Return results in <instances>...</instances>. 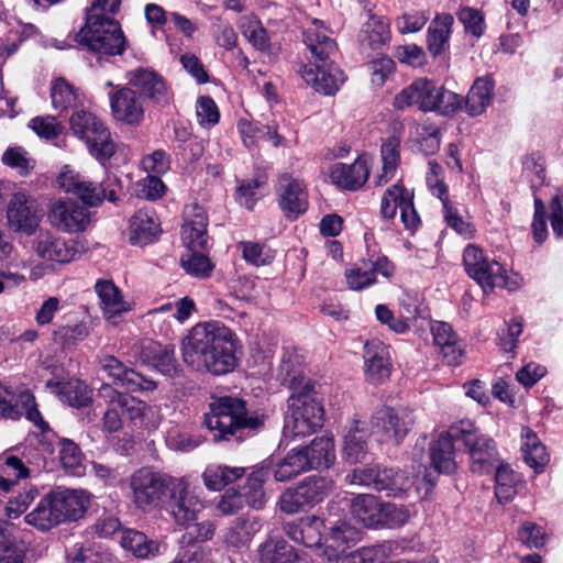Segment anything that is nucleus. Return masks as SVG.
Here are the masks:
<instances>
[{"label": "nucleus", "mask_w": 563, "mask_h": 563, "mask_svg": "<svg viewBox=\"0 0 563 563\" xmlns=\"http://www.w3.org/2000/svg\"><path fill=\"white\" fill-rule=\"evenodd\" d=\"M377 529H397L406 525L411 514L409 509L402 505L383 501Z\"/></svg>", "instance_id": "nucleus-59"}, {"label": "nucleus", "mask_w": 563, "mask_h": 563, "mask_svg": "<svg viewBox=\"0 0 563 563\" xmlns=\"http://www.w3.org/2000/svg\"><path fill=\"white\" fill-rule=\"evenodd\" d=\"M219 346L222 347L223 352L213 350L208 361V365L203 372H208L212 375H224L232 372L238 365V357L235 355V341L232 331L228 328V333L222 335L219 341Z\"/></svg>", "instance_id": "nucleus-32"}, {"label": "nucleus", "mask_w": 563, "mask_h": 563, "mask_svg": "<svg viewBox=\"0 0 563 563\" xmlns=\"http://www.w3.org/2000/svg\"><path fill=\"white\" fill-rule=\"evenodd\" d=\"M463 97L437 85L433 80L421 77L401 89L394 98V108L406 110L417 107L422 112H435L450 115L462 109Z\"/></svg>", "instance_id": "nucleus-2"}, {"label": "nucleus", "mask_w": 563, "mask_h": 563, "mask_svg": "<svg viewBox=\"0 0 563 563\" xmlns=\"http://www.w3.org/2000/svg\"><path fill=\"white\" fill-rule=\"evenodd\" d=\"M332 184L346 190H357L364 186L369 175L368 159L356 158L352 164L334 163L329 167Z\"/></svg>", "instance_id": "nucleus-22"}, {"label": "nucleus", "mask_w": 563, "mask_h": 563, "mask_svg": "<svg viewBox=\"0 0 563 563\" xmlns=\"http://www.w3.org/2000/svg\"><path fill=\"white\" fill-rule=\"evenodd\" d=\"M310 470L307 456L299 449H292L273 470L277 482L289 481Z\"/></svg>", "instance_id": "nucleus-48"}, {"label": "nucleus", "mask_w": 563, "mask_h": 563, "mask_svg": "<svg viewBox=\"0 0 563 563\" xmlns=\"http://www.w3.org/2000/svg\"><path fill=\"white\" fill-rule=\"evenodd\" d=\"M55 507L52 494H46L35 508L25 515L24 521L41 531H47L62 522V515Z\"/></svg>", "instance_id": "nucleus-37"}, {"label": "nucleus", "mask_w": 563, "mask_h": 563, "mask_svg": "<svg viewBox=\"0 0 563 563\" xmlns=\"http://www.w3.org/2000/svg\"><path fill=\"white\" fill-rule=\"evenodd\" d=\"M174 478L148 467L135 471L129 479L131 501L143 512L159 509L165 504Z\"/></svg>", "instance_id": "nucleus-7"}, {"label": "nucleus", "mask_w": 563, "mask_h": 563, "mask_svg": "<svg viewBox=\"0 0 563 563\" xmlns=\"http://www.w3.org/2000/svg\"><path fill=\"white\" fill-rule=\"evenodd\" d=\"M120 544L125 551L142 560L156 558L165 550L161 541L150 539L145 533L134 529L121 531Z\"/></svg>", "instance_id": "nucleus-31"}, {"label": "nucleus", "mask_w": 563, "mask_h": 563, "mask_svg": "<svg viewBox=\"0 0 563 563\" xmlns=\"http://www.w3.org/2000/svg\"><path fill=\"white\" fill-rule=\"evenodd\" d=\"M362 539V531L346 520H339L329 527L319 554L329 562H335L349 548Z\"/></svg>", "instance_id": "nucleus-19"}, {"label": "nucleus", "mask_w": 563, "mask_h": 563, "mask_svg": "<svg viewBox=\"0 0 563 563\" xmlns=\"http://www.w3.org/2000/svg\"><path fill=\"white\" fill-rule=\"evenodd\" d=\"M60 399L71 407H85L91 401V391L88 386L81 382H67L56 386Z\"/></svg>", "instance_id": "nucleus-58"}, {"label": "nucleus", "mask_w": 563, "mask_h": 563, "mask_svg": "<svg viewBox=\"0 0 563 563\" xmlns=\"http://www.w3.org/2000/svg\"><path fill=\"white\" fill-rule=\"evenodd\" d=\"M389 553L386 544L362 547L346 556L340 563H384Z\"/></svg>", "instance_id": "nucleus-60"}, {"label": "nucleus", "mask_w": 563, "mask_h": 563, "mask_svg": "<svg viewBox=\"0 0 563 563\" xmlns=\"http://www.w3.org/2000/svg\"><path fill=\"white\" fill-rule=\"evenodd\" d=\"M55 507L62 515V522L77 520L89 506V495L85 490L56 488L51 492Z\"/></svg>", "instance_id": "nucleus-27"}, {"label": "nucleus", "mask_w": 563, "mask_h": 563, "mask_svg": "<svg viewBox=\"0 0 563 563\" xmlns=\"http://www.w3.org/2000/svg\"><path fill=\"white\" fill-rule=\"evenodd\" d=\"M33 400V395L26 390H13L0 380V416L7 419H18L22 409Z\"/></svg>", "instance_id": "nucleus-39"}, {"label": "nucleus", "mask_w": 563, "mask_h": 563, "mask_svg": "<svg viewBox=\"0 0 563 563\" xmlns=\"http://www.w3.org/2000/svg\"><path fill=\"white\" fill-rule=\"evenodd\" d=\"M276 194L278 206L287 219L295 220L306 212L308 194L302 180L289 174H283L278 177Z\"/></svg>", "instance_id": "nucleus-17"}, {"label": "nucleus", "mask_w": 563, "mask_h": 563, "mask_svg": "<svg viewBox=\"0 0 563 563\" xmlns=\"http://www.w3.org/2000/svg\"><path fill=\"white\" fill-rule=\"evenodd\" d=\"M262 423V418L247 412L243 400L230 396L212 401L210 412L205 416V424L213 433L214 441L241 440L244 430H256Z\"/></svg>", "instance_id": "nucleus-3"}, {"label": "nucleus", "mask_w": 563, "mask_h": 563, "mask_svg": "<svg viewBox=\"0 0 563 563\" xmlns=\"http://www.w3.org/2000/svg\"><path fill=\"white\" fill-rule=\"evenodd\" d=\"M76 41L88 51L107 56L122 55L128 45L120 22L100 14H87Z\"/></svg>", "instance_id": "nucleus-4"}, {"label": "nucleus", "mask_w": 563, "mask_h": 563, "mask_svg": "<svg viewBox=\"0 0 563 563\" xmlns=\"http://www.w3.org/2000/svg\"><path fill=\"white\" fill-rule=\"evenodd\" d=\"M451 434L467 449L473 473L488 474L499 466L494 440L482 433L473 421L465 419L453 423Z\"/></svg>", "instance_id": "nucleus-6"}, {"label": "nucleus", "mask_w": 563, "mask_h": 563, "mask_svg": "<svg viewBox=\"0 0 563 563\" xmlns=\"http://www.w3.org/2000/svg\"><path fill=\"white\" fill-rule=\"evenodd\" d=\"M485 280H475L483 289L484 292L493 290L495 287L506 288L509 291H515L521 286L522 278L518 274L508 275L504 266L500 264V269L496 274H492L485 266L482 267Z\"/></svg>", "instance_id": "nucleus-54"}, {"label": "nucleus", "mask_w": 563, "mask_h": 563, "mask_svg": "<svg viewBox=\"0 0 563 563\" xmlns=\"http://www.w3.org/2000/svg\"><path fill=\"white\" fill-rule=\"evenodd\" d=\"M158 222L155 213L150 210H139L130 221V242L144 246L156 240Z\"/></svg>", "instance_id": "nucleus-35"}, {"label": "nucleus", "mask_w": 563, "mask_h": 563, "mask_svg": "<svg viewBox=\"0 0 563 563\" xmlns=\"http://www.w3.org/2000/svg\"><path fill=\"white\" fill-rule=\"evenodd\" d=\"M77 90L64 78H56L51 84V101L54 110L63 113L76 106Z\"/></svg>", "instance_id": "nucleus-52"}, {"label": "nucleus", "mask_w": 563, "mask_h": 563, "mask_svg": "<svg viewBox=\"0 0 563 563\" xmlns=\"http://www.w3.org/2000/svg\"><path fill=\"white\" fill-rule=\"evenodd\" d=\"M333 482L322 476H310L302 481L298 488L308 507L321 503L331 492Z\"/></svg>", "instance_id": "nucleus-50"}, {"label": "nucleus", "mask_w": 563, "mask_h": 563, "mask_svg": "<svg viewBox=\"0 0 563 563\" xmlns=\"http://www.w3.org/2000/svg\"><path fill=\"white\" fill-rule=\"evenodd\" d=\"M398 209L404 225L407 229H415L420 220L413 206L412 195L399 184H395L382 198L380 213L385 219H393Z\"/></svg>", "instance_id": "nucleus-20"}, {"label": "nucleus", "mask_w": 563, "mask_h": 563, "mask_svg": "<svg viewBox=\"0 0 563 563\" xmlns=\"http://www.w3.org/2000/svg\"><path fill=\"white\" fill-rule=\"evenodd\" d=\"M399 146L400 141L396 136H390L383 143L380 148L382 172L373 178L376 186H383L394 178L399 163Z\"/></svg>", "instance_id": "nucleus-46"}, {"label": "nucleus", "mask_w": 563, "mask_h": 563, "mask_svg": "<svg viewBox=\"0 0 563 563\" xmlns=\"http://www.w3.org/2000/svg\"><path fill=\"white\" fill-rule=\"evenodd\" d=\"M95 291L99 298V306L103 317L112 324H117L121 314L131 310L130 303L124 300L121 290L112 280H97Z\"/></svg>", "instance_id": "nucleus-25"}, {"label": "nucleus", "mask_w": 563, "mask_h": 563, "mask_svg": "<svg viewBox=\"0 0 563 563\" xmlns=\"http://www.w3.org/2000/svg\"><path fill=\"white\" fill-rule=\"evenodd\" d=\"M369 432L365 421L354 419L344 437L343 455L351 463L362 462L368 453Z\"/></svg>", "instance_id": "nucleus-34"}, {"label": "nucleus", "mask_w": 563, "mask_h": 563, "mask_svg": "<svg viewBox=\"0 0 563 563\" xmlns=\"http://www.w3.org/2000/svg\"><path fill=\"white\" fill-rule=\"evenodd\" d=\"M80 242L66 240L49 231L40 232L32 241V249L43 261L68 264L80 255Z\"/></svg>", "instance_id": "nucleus-13"}, {"label": "nucleus", "mask_w": 563, "mask_h": 563, "mask_svg": "<svg viewBox=\"0 0 563 563\" xmlns=\"http://www.w3.org/2000/svg\"><path fill=\"white\" fill-rule=\"evenodd\" d=\"M383 500L373 494L352 495L349 501L352 518L367 529H377Z\"/></svg>", "instance_id": "nucleus-29"}, {"label": "nucleus", "mask_w": 563, "mask_h": 563, "mask_svg": "<svg viewBox=\"0 0 563 563\" xmlns=\"http://www.w3.org/2000/svg\"><path fill=\"white\" fill-rule=\"evenodd\" d=\"M114 406L121 407L125 416L134 426L155 428L158 423L155 409L146 402L121 393H114Z\"/></svg>", "instance_id": "nucleus-28"}, {"label": "nucleus", "mask_w": 563, "mask_h": 563, "mask_svg": "<svg viewBox=\"0 0 563 563\" xmlns=\"http://www.w3.org/2000/svg\"><path fill=\"white\" fill-rule=\"evenodd\" d=\"M181 266L188 274L198 278L208 277L213 269L207 255L190 249L181 256Z\"/></svg>", "instance_id": "nucleus-61"}, {"label": "nucleus", "mask_w": 563, "mask_h": 563, "mask_svg": "<svg viewBox=\"0 0 563 563\" xmlns=\"http://www.w3.org/2000/svg\"><path fill=\"white\" fill-rule=\"evenodd\" d=\"M203 507L188 477H175L166 501V509L174 520L183 526L188 525L197 519Z\"/></svg>", "instance_id": "nucleus-12"}, {"label": "nucleus", "mask_w": 563, "mask_h": 563, "mask_svg": "<svg viewBox=\"0 0 563 563\" xmlns=\"http://www.w3.org/2000/svg\"><path fill=\"white\" fill-rule=\"evenodd\" d=\"M240 29L245 38L252 46L258 51H268L271 41L265 27L254 15L243 16L240 22Z\"/></svg>", "instance_id": "nucleus-56"}, {"label": "nucleus", "mask_w": 563, "mask_h": 563, "mask_svg": "<svg viewBox=\"0 0 563 563\" xmlns=\"http://www.w3.org/2000/svg\"><path fill=\"white\" fill-rule=\"evenodd\" d=\"M239 249L242 251L243 258L255 266L267 265L275 257V253L271 249L255 242H241Z\"/></svg>", "instance_id": "nucleus-63"}, {"label": "nucleus", "mask_w": 563, "mask_h": 563, "mask_svg": "<svg viewBox=\"0 0 563 563\" xmlns=\"http://www.w3.org/2000/svg\"><path fill=\"white\" fill-rule=\"evenodd\" d=\"M33 470L20 457L9 455L0 461V490L8 493L22 478L32 475Z\"/></svg>", "instance_id": "nucleus-45"}, {"label": "nucleus", "mask_w": 563, "mask_h": 563, "mask_svg": "<svg viewBox=\"0 0 563 563\" xmlns=\"http://www.w3.org/2000/svg\"><path fill=\"white\" fill-rule=\"evenodd\" d=\"M265 477L266 472L264 470L255 471L250 474L243 486L241 494L243 495L244 503L252 508L260 509L266 501L265 492L263 489Z\"/></svg>", "instance_id": "nucleus-57"}, {"label": "nucleus", "mask_w": 563, "mask_h": 563, "mask_svg": "<svg viewBox=\"0 0 563 563\" xmlns=\"http://www.w3.org/2000/svg\"><path fill=\"white\" fill-rule=\"evenodd\" d=\"M289 413L286 417L284 434L286 437H306L321 428L323 407L314 386L306 384L288 398Z\"/></svg>", "instance_id": "nucleus-5"}, {"label": "nucleus", "mask_w": 563, "mask_h": 563, "mask_svg": "<svg viewBox=\"0 0 563 563\" xmlns=\"http://www.w3.org/2000/svg\"><path fill=\"white\" fill-rule=\"evenodd\" d=\"M463 264L467 275L474 280H485L482 267L488 268L494 275L499 272L500 263L485 256L484 252L475 244H470L463 252Z\"/></svg>", "instance_id": "nucleus-42"}, {"label": "nucleus", "mask_w": 563, "mask_h": 563, "mask_svg": "<svg viewBox=\"0 0 563 563\" xmlns=\"http://www.w3.org/2000/svg\"><path fill=\"white\" fill-rule=\"evenodd\" d=\"M244 473L241 467H229L225 465H208L202 474L203 483L210 490H220L228 484L240 478Z\"/></svg>", "instance_id": "nucleus-49"}, {"label": "nucleus", "mask_w": 563, "mask_h": 563, "mask_svg": "<svg viewBox=\"0 0 563 563\" xmlns=\"http://www.w3.org/2000/svg\"><path fill=\"white\" fill-rule=\"evenodd\" d=\"M102 367L109 376L130 391H153L157 387L155 380L145 377L132 368H128L114 356H106L102 360Z\"/></svg>", "instance_id": "nucleus-23"}, {"label": "nucleus", "mask_w": 563, "mask_h": 563, "mask_svg": "<svg viewBox=\"0 0 563 563\" xmlns=\"http://www.w3.org/2000/svg\"><path fill=\"white\" fill-rule=\"evenodd\" d=\"M69 130L98 161H108L115 153V143L109 129L92 112L75 111L69 118Z\"/></svg>", "instance_id": "nucleus-9"}, {"label": "nucleus", "mask_w": 563, "mask_h": 563, "mask_svg": "<svg viewBox=\"0 0 563 563\" xmlns=\"http://www.w3.org/2000/svg\"><path fill=\"white\" fill-rule=\"evenodd\" d=\"M416 423L415 410L409 407H382L371 418L372 429L387 442L400 444Z\"/></svg>", "instance_id": "nucleus-10"}, {"label": "nucleus", "mask_w": 563, "mask_h": 563, "mask_svg": "<svg viewBox=\"0 0 563 563\" xmlns=\"http://www.w3.org/2000/svg\"><path fill=\"white\" fill-rule=\"evenodd\" d=\"M299 450L307 456L310 468H327L335 460L333 439L328 435L314 438L310 445Z\"/></svg>", "instance_id": "nucleus-40"}, {"label": "nucleus", "mask_w": 563, "mask_h": 563, "mask_svg": "<svg viewBox=\"0 0 563 563\" xmlns=\"http://www.w3.org/2000/svg\"><path fill=\"white\" fill-rule=\"evenodd\" d=\"M485 280H475L483 289L484 292L493 290L495 287L506 288L509 291H515L521 286L522 278L518 274L508 275L504 266L500 264V269L496 274H492L485 266L482 267Z\"/></svg>", "instance_id": "nucleus-55"}, {"label": "nucleus", "mask_w": 563, "mask_h": 563, "mask_svg": "<svg viewBox=\"0 0 563 563\" xmlns=\"http://www.w3.org/2000/svg\"><path fill=\"white\" fill-rule=\"evenodd\" d=\"M112 118L125 125H139L144 119V104L141 96L129 87H117L109 92Z\"/></svg>", "instance_id": "nucleus-18"}, {"label": "nucleus", "mask_w": 563, "mask_h": 563, "mask_svg": "<svg viewBox=\"0 0 563 563\" xmlns=\"http://www.w3.org/2000/svg\"><path fill=\"white\" fill-rule=\"evenodd\" d=\"M390 40L388 22L376 14H369L368 20L363 24L361 43L371 49H379Z\"/></svg>", "instance_id": "nucleus-44"}, {"label": "nucleus", "mask_w": 563, "mask_h": 563, "mask_svg": "<svg viewBox=\"0 0 563 563\" xmlns=\"http://www.w3.org/2000/svg\"><path fill=\"white\" fill-rule=\"evenodd\" d=\"M262 563H290L297 559L292 545L285 540H268L260 548Z\"/></svg>", "instance_id": "nucleus-51"}, {"label": "nucleus", "mask_w": 563, "mask_h": 563, "mask_svg": "<svg viewBox=\"0 0 563 563\" xmlns=\"http://www.w3.org/2000/svg\"><path fill=\"white\" fill-rule=\"evenodd\" d=\"M453 16L440 14L432 21L428 29V49L435 57L442 54L451 35Z\"/></svg>", "instance_id": "nucleus-47"}, {"label": "nucleus", "mask_w": 563, "mask_h": 563, "mask_svg": "<svg viewBox=\"0 0 563 563\" xmlns=\"http://www.w3.org/2000/svg\"><path fill=\"white\" fill-rule=\"evenodd\" d=\"M453 441H457L451 434V428L429 444L431 465L439 473L451 474L456 470L455 450Z\"/></svg>", "instance_id": "nucleus-30"}, {"label": "nucleus", "mask_w": 563, "mask_h": 563, "mask_svg": "<svg viewBox=\"0 0 563 563\" xmlns=\"http://www.w3.org/2000/svg\"><path fill=\"white\" fill-rule=\"evenodd\" d=\"M43 211L37 202L24 192L13 194L7 209L9 228L26 235L33 234L40 225Z\"/></svg>", "instance_id": "nucleus-14"}, {"label": "nucleus", "mask_w": 563, "mask_h": 563, "mask_svg": "<svg viewBox=\"0 0 563 563\" xmlns=\"http://www.w3.org/2000/svg\"><path fill=\"white\" fill-rule=\"evenodd\" d=\"M48 220L53 228L65 233H78L90 223L89 210L74 200H59L52 205Z\"/></svg>", "instance_id": "nucleus-16"}, {"label": "nucleus", "mask_w": 563, "mask_h": 563, "mask_svg": "<svg viewBox=\"0 0 563 563\" xmlns=\"http://www.w3.org/2000/svg\"><path fill=\"white\" fill-rule=\"evenodd\" d=\"M224 333H228V328L219 322H202L194 325L183 339L184 362L192 369L203 372L213 350L223 352L219 341Z\"/></svg>", "instance_id": "nucleus-8"}, {"label": "nucleus", "mask_w": 563, "mask_h": 563, "mask_svg": "<svg viewBox=\"0 0 563 563\" xmlns=\"http://www.w3.org/2000/svg\"><path fill=\"white\" fill-rule=\"evenodd\" d=\"M261 521L257 517L239 518L224 531L223 539L229 547H246L252 538L261 530Z\"/></svg>", "instance_id": "nucleus-38"}, {"label": "nucleus", "mask_w": 563, "mask_h": 563, "mask_svg": "<svg viewBox=\"0 0 563 563\" xmlns=\"http://www.w3.org/2000/svg\"><path fill=\"white\" fill-rule=\"evenodd\" d=\"M324 521L317 516H308L284 525L285 533L295 542L308 548H317L319 554L322 550V530Z\"/></svg>", "instance_id": "nucleus-24"}, {"label": "nucleus", "mask_w": 563, "mask_h": 563, "mask_svg": "<svg viewBox=\"0 0 563 563\" xmlns=\"http://www.w3.org/2000/svg\"><path fill=\"white\" fill-rule=\"evenodd\" d=\"M485 280H475L483 289L484 292L493 290L495 287L506 288L509 291H515L521 286L522 278L518 274L508 275L504 266L500 264V269L496 274H492L485 266L482 267Z\"/></svg>", "instance_id": "nucleus-53"}, {"label": "nucleus", "mask_w": 563, "mask_h": 563, "mask_svg": "<svg viewBox=\"0 0 563 563\" xmlns=\"http://www.w3.org/2000/svg\"><path fill=\"white\" fill-rule=\"evenodd\" d=\"M142 360L165 375L176 368L175 347L170 344L150 342L142 352Z\"/></svg>", "instance_id": "nucleus-41"}, {"label": "nucleus", "mask_w": 563, "mask_h": 563, "mask_svg": "<svg viewBox=\"0 0 563 563\" xmlns=\"http://www.w3.org/2000/svg\"><path fill=\"white\" fill-rule=\"evenodd\" d=\"M364 360L366 379L371 384L379 385L390 377V351L380 340L372 339L365 343Z\"/></svg>", "instance_id": "nucleus-21"}, {"label": "nucleus", "mask_w": 563, "mask_h": 563, "mask_svg": "<svg viewBox=\"0 0 563 563\" xmlns=\"http://www.w3.org/2000/svg\"><path fill=\"white\" fill-rule=\"evenodd\" d=\"M430 330L433 342L439 347L443 360L453 366L462 364L464 358L463 344L452 327L444 321H433Z\"/></svg>", "instance_id": "nucleus-26"}, {"label": "nucleus", "mask_w": 563, "mask_h": 563, "mask_svg": "<svg viewBox=\"0 0 563 563\" xmlns=\"http://www.w3.org/2000/svg\"><path fill=\"white\" fill-rule=\"evenodd\" d=\"M494 81L490 77L477 78L471 87L466 98L462 100L465 112L476 117L485 112L493 99Z\"/></svg>", "instance_id": "nucleus-36"}, {"label": "nucleus", "mask_w": 563, "mask_h": 563, "mask_svg": "<svg viewBox=\"0 0 563 563\" xmlns=\"http://www.w3.org/2000/svg\"><path fill=\"white\" fill-rule=\"evenodd\" d=\"M89 334V328L86 322H78L74 325H60L54 331V339L64 347L75 345L85 340Z\"/></svg>", "instance_id": "nucleus-64"}, {"label": "nucleus", "mask_w": 563, "mask_h": 563, "mask_svg": "<svg viewBox=\"0 0 563 563\" xmlns=\"http://www.w3.org/2000/svg\"><path fill=\"white\" fill-rule=\"evenodd\" d=\"M413 479L398 468H382L378 466L375 489L385 492L387 496H399L407 492Z\"/></svg>", "instance_id": "nucleus-43"}, {"label": "nucleus", "mask_w": 563, "mask_h": 563, "mask_svg": "<svg viewBox=\"0 0 563 563\" xmlns=\"http://www.w3.org/2000/svg\"><path fill=\"white\" fill-rule=\"evenodd\" d=\"M57 181L65 192L77 196L85 205L90 207L98 206L104 198L111 202H115L119 198L117 189L112 187L111 178H108L107 187H102L86 180L82 175L68 166L63 168Z\"/></svg>", "instance_id": "nucleus-11"}, {"label": "nucleus", "mask_w": 563, "mask_h": 563, "mask_svg": "<svg viewBox=\"0 0 563 563\" xmlns=\"http://www.w3.org/2000/svg\"><path fill=\"white\" fill-rule=\"evenodd\" d=\"M192 213H188V219L183 225L181 238L187 249H203L207 245V224L206 212L197 205L191 207Z\"/></svg>", "instance_id": "nucleus-33"}, {"label": "nucleus", "mask_w": 563, "mask_h": 563, "mask_svg": "<svg viewBox=\"0 0 563 563\" xmlns=\"http://www.w3.org/2000/svg\"><path fill=\"white\" fill-rule=\"evenodd\" d=\"M495 495L499 503H508L516 495V478L514 472L505 465H499L495 474Z\"/></svg>", "instance_id": "nucleus-62"}, {"label": "nucleus", "mask_w": 563, "mask_h": 563, "mask_svg": "<svg viewBox=\"0 0 563 563\" xmlns=\"http://www.w3.org/2000/svg\"><path fill=\"white\" fill-rule=\"evenodd\" d=\"M302 35L303 43L312 56V60L300 69L302 79L318 92L335 93L345 77L331 60V56L336 52L334 40L329 36L323 22L317 19L305 27Z\"/></svg>", "instance_id": "nucleus-1"}, {"label": "nucleus", "mask_w": 563, "mask_h": 563, "mask_svg": "<svg viewBox=\"0 0 563 563\" xmlns=\"http://www.w3.org/2000/svg\"><path fill=\"white\" fill-rule=\"evenodd\" d=\"M128 84L154 106L165 108L172 103L173 92L165 79L155 70L139 67L126 74Z\"/></svg>", "instance_id": "nucleus-15"}]
</instances>
